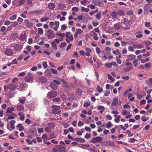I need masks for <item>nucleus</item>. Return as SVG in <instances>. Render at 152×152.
Segmentation results:
<instances>
[{
    "label": "nucleus",
    "instance_id": "1",
    "mask_svg": "<svg viewBox=\"0 0 152 152\" xmlns=\"http://www.w3.org/2000/svg\"><path fill=\"white\" fill-rule=\"evenodd\" d=\"M50 26L51 28L53 29L55 31H57L59 26V23L56 21L55 23L53 22H51L49 23Z\"/></svg>",
    "mask_w": 152,
    "mask_h": 152
},
{
    "label": "nucleus",
    "instance_id": "2",
    "mask_svg": "<svg viewBox=\"0 0 152 152\" xmlns=\"http://www.w3.org/2000/svg\"><path fill=\"white\" fill-rule=\"evenodd\" d=\"M66 37V41L68 43H69L70 41H72L73 40V37L72 34L70 32H67L65 33Z\"/></svg>",
    "mask_w": 152,
    "mask_h": 152
},
{
    "label": "nucleus",
    "instance_id": "3",
    "mask_svg": "<svg viewBox=\"0 0 152 152\" xmlns=\"http://www.w3.org/2000/svg\"><path fill=\"white\" fill-rule=\"evenodd\" d=\"M60 84V83L59 82L56 80H54L53 82L51 83L50 86L53 89H56L57 88L58 85H59Z\"/></svg>",
    "mask_w": 152,
    "mask_h": 152
},
{
    "label": "nucleus",
    "instance_id": "4",
    "mask_svg": "<svg viewBox=\"0 0 152 152\" xmlns=\"http://www.w3.org/2000/svg\"><path fill=\"white\" fill-rule=\"evenodd\" d=\"M4 88L5 91H7L8 89H10L11 91H14L16 89V86L15 85L11 84L9 85L8 86H4Z\"/></svg>",
    "mask_w": 152,
    "mask_h": 152
},
{
    "label": "nucleus",
    "instance_id": "5",
    "mask_svg": "<svg viewBox=\"0 0 152 152\" xmlns=\"http://www.w3.org/2000/svg\"><path fill=\"white\" fill-rule=\"evenodd\" d=\"M53 111V112L56 114L59 113L60 111L59 110L60 109V107L58 106H56L53 105L52 106Z\"/></svg>",
    "mask_w": 152,
    "mask_h": 152
},
{
    "label": "nucleus",
    "instance_id": "6",
    "mask_svg": "<svg viewBox=\"0 0 152 152\" xmlns=\"http://www.w3.org/2000/svg\"><path fill=\"white\" fill-rule=\"evenodd\" d=\"M102 140V137H97L92 138L91 142L93 143H99L101 142Z\"/></svg>",
    "mask_w": 152,
    "mask_h": 152
},
{
    "label": "nucleus",
    "instance_id": "7",
    "mask_svg": "<svg viewBox=\"0 0 152 152\" xmlns=\"http://www.w3.org/2000/svg\"><path fill=\"white\" fill-rule=\"evenodd\" d=\"M57 93L56 91H53L49 92L47 94V97L49 98H51L56 96Z\"/></svg>",
    "mask_w": 152,
    "mask_h": 152
},
{
    "label": "nucleus",
    "instance_id": "8",
    "mask_svg": "<svg viewBox=\"0 0 152 152\" xmlns=\"http://www.w3.org/2000/svg\"><path fill=\"white\" fill-rule=\"evenodd\" d=\"M4 53L7 56H11L13 54V52L11 49H7L5 50Z\"/></svg>",
    "mask_w": 152,
    "mask_h": 152
},
{
    "label": "nucleus",
    "instance_id": "9",
    "mask_svg": "<svg viewBox=\"0 0 152 152\" xmlns=\"http://www.w3.org/2000/svg\"><path fill=\"white\" fill-rule=\"evenodd\" d=\"M26 84L25 83H20L19 86V88L18 90L20 91H22L25 89Z\"/></svg>",
    "mask_w": 152,
    "mask_h": 152
},
{
    "label": "nucleus",
    "instance_id": "10",
    "mask_svg": "<svg viewBox=\"0 0 152 152\" xmlns=\"http://www.w3.org/2000/svg\"><path fill=\"white\" fill-rule=\"evenodd\" d=\"M136 58V56L134 55H130L128 56V58L126 59V61H132L134 59Z\"/></svg>",
    "mask_w": 152,
    "mask_h": 152
},
{
    "label": "nucleus",
    "instance_id": "11",
    "mask_svg": "<svg viewBox=\"0 0 152 152\" xmlns=\"http://www.w3.org/2000/svg\"><path fill=\"white\" fill-rule=\"evenodd\" d=\"M118 103V99L117 98H115L112 102V105L113 106H117Z\"/></svg>",
    "mask_w": 152,
    "mask_h": 152
},
{
    "label": "nucleus",
    "instance_id": "12",
    "mask_svg": "<svg viewBox=\"0 0 152 152\" xmlns=\"http://www.w3.org/2000/svg\"><path fill=\"white\" fill-rule=\"evenodd\" d=\"M65 34L64 33H61L57 32L56 33V34L57 36H59L60 37L62 38L60 40V41H62L63 40V38L64 37V35H65Z\"/></svg>",
    "mask_w": 152,
    "mask_h": 152
},
{
    "label": "nucleus",
    "instance_id": "13",
    "mask_svg": "<svg viewBox=\"0 0 152 152\" xmlns=\"http://www.w3.org/2000/svg\"><path fill=\"white\" fill-rule=\"evenodd\" d=\"M80 147L83 149H86L87 148H88L89 147V145L88 144H82L79 145Z\"/></svg>",
    "mask_w": 152,
    "mask_h": 152
},
{
    "label": "nucleus",
    "instance_id": "14",
    "mask_svg": "<svg viewBox=\"0 0 152 152\" xmlns=\"http://www.w3.org/2000/svg\"><path fill=\"white\" fill-rule=\"evenodd\" d=\"M14 110V108L13 107L11 106L10 107L7 108V110L6 112V113H11Z\"/></svg>",
    "mask_w": 152,
    "mask_h": 152
},
{
    "label": "nucleus",
    "instance_id": "15",
    "mask_svg": "<svg viewBox=\"0 0 152 152\" xmlns=\"http://www.w3.org/2000/svg\"><path fill=\"white\" fill-rule=\"evenodd\" d=\"M128 99H129V100L131 101H134V97L132 96L133 94L132 93H129L128 94Z\"/></svg>",
    "mask_w": 152,
    "mask_h": 152
},
{
    "label": "nucleus",
    "instance_id": "16",
    "mask_svg": "<svg viewBox=\"0 0 152 152\" xmlns=\"http://www.w3.org/2000/svg\"><path fill=\"white\" fill-rule=\"evenodd\" d=\"M146 83L147 85L152 86V78H150L147 80L146 81Z\"/></svg>",
    "mask_w": 152,
    "mask_h": 152
},
{
    "label": "nucleus",
    "instance_id": "17",
    "mask_svg": "<svg viewBox=\"0 0 152 152\" xmlns=\"http://www.w3.org/2000/svg\"><path fill=\"white\" fill-rule=\"evenodd\" d=\"M97 108L98 110H100V113H102L105 110L104 107L103 106L101 105H100L97 107Z\"/></svg>",
    "mask_w": 152,
    "mask_h": 152
},
{
    "label": "nucleus",
    "instance_id": "18",
    "mask_svg": "<svg viewBox=\"0 0 152 152\" xmlns=\"http://www.w3.org/2000/svg\"><path fill=\"white\" fill-rule=\"evenodd\" d=\"M134 48L136 49H141L143 47L142 45L140 44H137L134 45Z\"/></svg>",
    "mask_w": 152,
    "mask_h": 152
},
{
    "label": "nucleus",
    "instance_id": "19",
    "mask_svg": "<svg viewBox=\"0 0 152 152\" xmlns=\"http://www.w3.org/2000/svg\"><path fill=\"white\" fill-rule=\"evenodd\" d=\"M113 53L116 55H118V56H121V53L119 51V50H114L113 52Z\"/></svg>",
    "mask_w": 152,
    "mask_h": 152
},
{
    "label": "nucleus",
    "instance_id": "20",
    "mask_svg": "<svg viewBox=\"0 0 152 152\" xmlns=\"http://www.w3.org/2000/svg\"><path fill=\"white\" fill-rule=\"evenodd\" d=\"M18 115L20 116V118L21 120L23 121L25 118L24 117V114L23 113H18Z\"/></svg>",
    "mask_w": 152,
    "mask_h": 152
},
{
    "label": "nucleus",
    "instance_id": "21",
    "mask_svg": "<svg viewBox=\"0 0 152 152\" xmlns=\"http://www.w3.org/2000/svg\"><path fill=\"white\" fill-rule=\"evenodd\" d=\"M81 10L82 12H88L89 9L88 8H85L84 7H81Z\"/></svg>",
    "mask_w": 152,
    "mask_h": 152
},
{
    "label": "nucleus",
    "instance_id": "22",
    "mask_svg": "<svg viewBox=\"0 0 152 152\" xmlns=\"http://www.w3.org/2000/svg\"><path fill=\"white\" fill-rule=\"evenodd\" d=\"M10 126L13 129L15 128V120H12L10 122Z\"/></svg>",
    "mask_w": 152,
    "mask_h": 152
},
{
    "label": "nucleus",
    "instance_id": "23",
    "mask_svg": "<svg viewBox=\"0 0 152 152\" xmlns=\"http://www.w3.org/2000/svg\"><path fill=\"white\" fill-rule=\"evenodd\" d=\"M55 7V4L54 3H49L48 4V7L50 9H53Z\"/></svg>",
    "mask_w": 152,
    "mask_h": 152
},
{
    "label": "nucleus",
    "instance_id": "24",
    "mask_svg": "<svg viewBox=\"0 0 152 152\" xmlns=\"http://www.w3.org/2000/svg\"><path fill=\"white\" fill-rule=\"evenodd\" d=\"M17 108L19 110L22 111L24 110V107L23 105H19L17 106Z\"/></svg>",
    "mask_w": 152,
    "mask_h": 152
},
{
    "label": "nucleus",
    "instance_id": "25",
    "mask_svg": "<svg viewBox=\"0 0 152 152\" xmlns=\"http://www.w3.org/2000/svg\"><path fill=\"white\" fill-rule=\"evenodd\" d=\"M107 76L108 79L110 80L111 82L113 83L115 81V79L113 78L110 75V74H108Z\"/></svg>",
    "mask_w": 152,
    "mask_h": 152
},
{
    "label": "nucleus",
    "instance_id": "26",
    "mask_svg": "<svg viewBox=\"0 0 152 152\" xmlns=\"http://www.w3.org/2000/svg\"><path fill=\"white\" fill-rule=\"evenodd\" d=\"M121 56H116V62L119 64H121L122 63V61L120 59H119L120 58H121Z\"/></svg>",
    "mask_w": 152,
    "mask_h": 152
},
{
    "label": "nucleus",
    "instance_id": "27",
    "mask_svg": "<svg viewBox=\"0 0 152 152\" xmlns=\"http://www.w3.org/2000/svg\"><path fill=\"white\" fill-rule=\"evenodd\" d=\"M39 80L41 83H45L46 81V79L42 77H39Z\"/></svg>",
    "mask_w": 152,
    "mask_h": 152
},
{
    "label": "nucleus",
    "instance_id": "28",
    "mask_svg": "<svg viewBox=\"0 0 152 152\" xmlns=\"http://www.w3.org/2000/svg\"><path fill=\"white\" fill-rule=\"evenodd\" d=\"M26 36L25 34L22 35L20 37V39L22 41H26Z\"/></svg>",
    "mask_w": 152,
    "mask_h": 152
},
{
    "label": "nucleus",
    "instance_id": "29",
    "mask_svg": "<svg viewBox=\"0 0 152 152\" xmlns=\"http://www.w3.org/2000/svg\"><path fill=\"white\" fill-rule=\"evenodd\" d=\"M111 16L112 18H116L117 17V13L115 11L113 12L112 13Z\"/></svg>",
    "mask_w": 152,
    "mask_h": 152
},
{
    "label": "nucleus",
    "instance_id": "30",
    "mask_svg": "<svg viewBox=\"0 0 152 152\" xmlns=\"http://www.w3.org/2000/svg\"><path fill=\"white\" fill-rule=\"evenodd\" d=\"M25 80L26 81L28 82H31L32 83L33 82V79L31 77H26L25 78Z\"/></svg>",
    "mask_w": 152,
    "mask_h": 152
},
{
    "label": "nucleus",
    "instance_id": "31",
    "mask_svg": "<svg viewBox=\"0 0 152 152\" xmlns=\"http://www.w3.org/2000/svg\"><path fill=\"white\" fill-rule=\"evenodd\" d=\"M115 119L114 121L116 123H119L120 121V119L121 118V115H118L117 116L115 117Z\"/></svg>",
    "mask_w": 152,
    "mask_h": 152
},
{
    "label": "nucleus",
    "instance_id": "32",
    "mask_svg": "<svg viewBox=\"0 0 152 152\" xmlns=\"http://www.w3.org/2000/svg\"><path fill=\"white\" fill-rule=\"evenodd\" d=\"M83 32L82 30L80 28H77L76 30V33L78 35L81 34Z\"/></svg>",
    "mask_w": 152,
    "mask_h": 152
},
{
    "label": "nucleus",
    "instance_id": "33",
    "mask_svg": "<svg viewBox=\"0 0 152 152\" xmlns=\"http://www.w3.org/2000/svg\"><path fill=\"white\" fill-rule=\"evenodd\" d=\"M97 91L99 93H101L103 91V89L99 85H98L97 87Z\"/></svg>",
    "mask_w": 152,
    "mask_h": 152
},
{
    "label": "nucleus",
    "instance_id": "34",
    "mask_svg": "<svg viewBox=\"0 0 152 152\" xmlns=\"http://www.w3.org/2000/svg\"><path fill=\"white\" fill-rule=\"evenodd\" d=\"M51 45L53 47V49L55 50H56L57 48V46H56V44L55 42L53 41L51 43Z\"/></svg>",
    "mask_w": 152,
    "mask_h": 152
},
{
    "label": "nucleus",
    "instance_id": "35",
    "mask_svg": "<svg viewBox=\"0 0 152 152\" xmlns=\"http://www.w3.org/2000/svg\"><path fill=\"white\" fill-rule=\"evenodd\" d=\"M26 99L25 97H22L20 99V102L22 104H23L26 101Z\"/></svg>",
    "mask_w": 152,
    "mask_h": 152
},
{
    "label": "nucleus",
    "instance_id": "36",
    "mask_svg": "<svg viewBox=\"0 0 152 152\" xmlns=\"http://www.w3.org/2000/svg\"><path fill=\"white\" fill-rule=\"evenodd\" d=\"M17 127L19 128L20 131H21L24 129V127L21 124H19Z\"/></svg>",
    "mask_w": 152,
    "mask_h": 152
},
{
    "label": "nucleus",
    "instance_id": "37",
    "mask_svg": "<svg viewBox=\"0 0 152 152\" xmlns=\"http://www.w3.org/2000/svg\"><path fill=\"white\" fill-rule=\"evenodd\" d=\"M112 126V124L110 122H109L106 125V127L107 129L110 128Z\"/></svg>",
    "mask_w": 152,
    "mask_h": 152
},
{
    "label": "nucleus",
    "instance_id": "38",
    "mask_svg": "<svg viewBox=\"0 0 152 152\" xmlns=\"http://www.w3.org/2000/svg\"><path fill=\"white\" fill-rule=\"evenodd\" d=\"M43 30L42 28H39L38 29V32L39 34H42L43 33Z\"/></svg>",
    "mask_w": 152,
    "mask_h": 152
},
{
    "label": "nucleus",
    "instance_id": "39",
    "mask_svg": "<svg viewBox=\"0 0 152 152\" xmlns=\"http://www.w3.org/2000/svg\"><path fill=\"white\" fill-rule=\"evenodd\" d=\"M111 113L114 115V117H117V114H118L119 113V112L117 110H115L113 111Z\"/></svg>",
    "mask_w": 152,
    "mask_h": 152
},
{
    "label": "nucleus",
    "instance_id": "40",
    "mask_svg": "<svg viewBox=\"0 0 152 152\" xmlns=\"http://www.w3.org/2000/svg\"><path fill=\"white\" fill-rule=\"evenodd\" d=\"M93 34H94L93 39L96 41H97L98 40L99 38L97 34L94 32H93Z\"/></svg>",
    "mask_w": 152,
    "mask_h": 152
},
{
    "label": "nucleus",
    "instance_id": "41",
    "mask_svg": "<svg viewBox=\"0 0 152 152\" xmlns=\"http://www.w3.org/2000/svg\"><path fill=\"white\" fill-rule=\"evenodd\" d=\"M76 93L78 95H81L82 94V91L80 89H77L76 91Z\"/></svg>",
    "mask_w": 152,
    "mask_h": 152
},
{
    "label": "nucleus",
    "instance_id": "42",
    "mask_svg": "<svg viewBox=\"0 0 152 152\" xmlns=\"http://www.w3.org/2000/svg\"><path fill=\"white\" fill-rule=\"evenodd\" d=\"M149 60V58H146L145 59H142L141 61V62L142 64H144L146 62L148 61Z\"/></svg>",
    "mask_w": 152,
    "mask_h": 152
},
{
    "label": "nucleus",
    "instance_id": "43",
    "mask_svg": "<svg viewBox=\"0 0 152 152\" xmlns=\"http://www.w3.org/2000/svg\"><path fill=\"white\" fill-rule=\"evenodd\" d=\"M113 88V86H111L109 84H107L106 85L105 88L106 89L108 90L110 88H111L112 89Z\"/></svg>",
    "mask_w": 152,
    "mask_h": 152
},
{
    "label": "nucleus",
    "instance_id": "44",
    "mask_svg": "<svg viewBox=\"0 0 152 152\" xmlns=\"http://www.w3.org/2000/svg\"><path fill=\"white\" fill-rule=\"evenodd\" d=\"M118 14L120 16H122L124 15V12L121 10H119L118 11Z\"/></svg>",
    "mask_w": 152,
    "mask_h": 152
},
{
    "label": "nucleus",
    "instance_id": "45",
    "mask_svg": "<svg viewBox=\"0 0 152 152\" xmlns=\"http://www.w3.org/2000/svg\"><path fill=\"white\" fill-rule=\"evenodd\" d=\"M16 17H17V16L16 15H12V16H11V17H10V18L9 19H10V20H15L16 19Z\"/></svg>",
    "mask_w": 152,
    "mask_h": 152
},
{
    "label": "nucleus",
    "instance_id": "46",
    "mask_svg": "<svg viewBox=\"0 0 152 152\" xmlns=\"http://www.w3.org/2000/svg\"><path fill=\"white\" fill-rule=\"evenodd\" d=\"M110 66L111 67L112 66H114L115 67H117L118 66V64L114 61L110 63Z\"/></svg>",
    "mask_w": 152,
    "mask_h": 152
},
{
    "label": "nucleus",
    "instance_id": "47",
    "mask_svg": "<svg viewBox=\"0 0 152 152\" xmlns=\"http://www.w3.org/2000/svg\"><path fill=\"white\" fill-rule=\"evenodd\" d=\"M133 64L134 66L135 67H137L138 65V61L137 60H134L133 61Z\"/></svg>",
    "mask_w": 152,
    "mask_h": 152
},
{
    "label": "nucleus",
    "instance_id": "48",
    "mask_svg": "<svg viewBox=\"0 0 152 152\" xmlns=\"http://www.w3.org/2000/svg\"><path fill=\"white\" fill-rule=\"evenodd\" d=\"M96 53L99 56L100 52V48L98 47H96Z\"/></svg>",
    "mask_w": 152,
    "mask_h": 152
},
{
    "label": "nucleus",
    "instance_id": "49",
    "mask_svg": "<svg viewBox=\"0 0 152 152\" xmlns=\"http://www.w3.org/2000/svg\"><path fill=\"white\" fill-rule=\"evenodd\" d=\"M60 148L61 149L60 150V152H65V147L63 146H61L60 147Z\"/></svg>",
    "mask_w": 152,
    "mask_h": 152
},
{
    "label": "nucleus",
    "instance_id": "50",
    "mask_svg": "<svg viewBox=\"0 0 152 152\" xmlns=\"http://www.w3.org/2000/svg\"><path fill=\"white\" fill-rule=\"evenodd\" d=\"M125 133H126L128 134V136L129 137H132L133 136V134H131L129 130H127Z\"/></svg>",
    "mask_w": 152,
    "mask_h": 152
},
{
    "label": "nucleus",
    "instance_id": "51",
    "mask_svg": "<svg viewBox=\"0 0 152 152\" xmlns=\"http://www.w3.org/2000/svg\"><path fill=\"white\" fill-rule=\"evenodd\" d=\"M33 39L31 38H29L28 39V43L29 44H31L32 43Z\"/></svg>",
    "mask_w": 152,
    "mask_h": 152
},
{
    "label": "nucleus",
    "instance_id": "52",
    "mask_svg": "<svg viewBox=\"0 0 152 152\" xmlns=\"http://www.w3.org/2000/svg\"><path fill=\"white\" fill-rule=\"evenodd\" d=\"M66 43L65 42H62L61 43L60 46L61 48H63L66 45Z\"/></svg>",
    "mask_w": 152,
    "mask_h": 152
},
{
    "label": "nucleus",
    "instance_id": "53",
    "mask_svg": "<svg viewBox=\"0 0 152 152\" xmlns=\"http://www.w3.org/2000/svg\"><path fill=\"white\" fill-rule=\"evenodd\" d=\"M96 17L97 19L99 20L101 17L100 13L99 12L96 14Z\"/></svg>",
    "mask_w": 152,
    "mask_h": 152
},
{
    "label": "nucleus",
    "instance_id": "54",
    "mask_svg": "<svg viewBox=\"0 0 152 152\" xmlns=\"http://www.w3.org/2000/svg\"><path fill=\"white\" fill-rule=\"evenodd\" d=\"M90 105V103H87L85 102L84 103L83 106L84 107H87L89 106Z\"/></svg>",
    "mask_w": 152,
    "mask_h": 152
},
{
    "label": "nucleus",
    "instance_id": "55",
    "mask_svg": "<svg viewBox=\"0 0 152 152\" xmlns=\"http://www.w3.org/2000/svg\"><path fill=\"white\" fill-rule=\"evenodd\" d=\"M48 20V18L47 17H45L43 18H41L40 20L42 22Z\"/></svg>",
    "mask_w": 152,
    "mask_h": 152
},
{
    "label": "nucleus",
    "instance_id": "56",
    "mask_svg": "<svg viewBox=\"0 0 152 152\" xmlns=\"http://www.w3.org/2000/svg\"><path fill=\"white\" fill-rule=\"evenodd\" d=\"M81 4L84 5H86L87 3V1L86 0H84L81 1Z\"/></svg>",
    "mask_w": 152,
    "mask_h": 152
},
{
    "label": "nucleus",
    "instance_id": "57",
    "mask_svg": "<svg viewBox=\"0 0 152 152\" xmlns=\"http://www.w3.org/2000/svg\"><path fill=\"white\" fill-rule=\"evenodd\" d=\"M84 125L83 123L81 121H79L78 123V126L80 127L81 126H83Z\"/></svg>",
    "mask_w": 152,
    "mask_h": 152
},
{
    "label": "nucleus",
    "instance_id": "58",
    "mask_svg": "<svg viewBox=\"0 0 152 152\" xmlns=\"http://www.w3.org/2000/svg\"><path fill=\"white\" fill-rule=\"evenodd\" d=\"M79 53L81 55H85V52L84 50H81L79 52Z\"/></svg>",
    "mask_w": 152,
    "mask_h": 152
},
{
    "label": "nucleus",
    "instance_id": "59",
    "mask_svg": "<svg viewBox=\"0 0 152 152\" xmlns=\"http://www.w3.org/2000/svg\"><path fill=\"white\" fill-rule=\"evenodd\" d=\"M43 66L44 68H46L47 67L48 65L46 61H44L43 63Z\"/></svg>",
    "mask_w": 152,
    "mask_h": 152
},
{
    "label": "nucleus",
    "instance_id": "60",
    "mask_svg": "<svg viewBox=\"0 0 152 152\" xmlns=\"http://www.w3.org/2000/svg\"><path fill=\"white\" fill-rule=\"evenodd\" d=\"M123 107L125 109H129L130 108V107L129 105L126 104L123 106Z\"/></svg>",
    "mask_w": 152,
    "mask_h": 152
},
{
    "label": "nucleus",
    "instance_id": "61",
    "mask_svg": "<svg viewBox=\"0 0 152 152\" xmlns=\"http://www.w3.org/2000/svg\"><path fill=\"white\" fill-rule=\"evenodd\" d=\"M61 81L62 82V83L63 84L64 86L65 87L66 86H67V82L63 79L61 80Z\"/></svg>",
    "mask_w": 152,
    "mask_h": 152
},
{
    "label": "nucleus",
    "instance_id": "62",
    "mask_svg": "<svg viewBox=\"0 0 152 152\" xmlns=\"http://www.w3.org/2000/svg\"><path fill=\"white\" fill-rule=\"evenodd\" d=\"M91 137V135L89 134H86L85 136V137L87 139H89Z\"/></svg>",
    "mask_w": 152,
    "mask_h": 152
},
{
    "label": "nucleus",
    "instance_id": "63",
    "mask_svg": "<svg viewBox=\"0 0 152 152\" xmlns=\"http://www.w3.org/2000/svg\"><path fill=\"white\" fill-rule=\"evenodd\" d=\"M105 66L108 68H109L111 67L110 66V63H106L105 64Z\"/></svg>",
    "mask_w": 152,
    "mask_h": 152
},
{
    "label": "nucleus",
    "instance_id": "64",
    "mask_svg": "<svg viewBox=\"0 0 152 152\" xmlns=\"http://www.w3.org/2000/svg\"><path fill=\"white\" fill-rule=\"evenodd\" d=\"M26 50L29 52H30L31 50V46L28 45L26 47Z\"/></svg>",
    "mask_w": 152,
    "mask_h": 152
}]
</instances>
